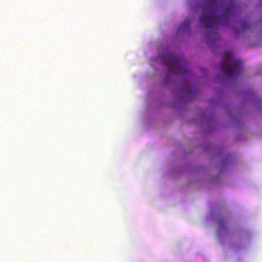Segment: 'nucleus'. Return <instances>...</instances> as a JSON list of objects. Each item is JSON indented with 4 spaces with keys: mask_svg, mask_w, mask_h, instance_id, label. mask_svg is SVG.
<instances>
[{
    "mask_svg": "<svg viewBox=\"0 0 262 262\" xmlns=\"http://www.w3.org/2000/svg\"><path fill=\"white\" fill-rule=\"evenodd\" d=\"M200 22L207 29V35L209 43L220 38L217 32L219 24L225 25L235 14L237 7L233 0L226 2L223 0H204Z\"/></svg>",
    "mask_w": 262,
    "mask_h": 262,
    "instance_id": "f257e3e1",
    "label": "nucleus"
},
{
    "mask_svg": "<svg viewBox=\"0 0 262 262\" xmlns=\"http://www.w3.org/2000/svg\"><path fill=\"white\" fill-rule=\"evenodd\" d=\"M221 69L229 77L235 78L243 71L242 61L240 59L234 58L232 53L227 51L223 53Z\"/></svg>",
    "mask_w": 262,
    "mask_h": 262,
    "instance_id": "f03ea898",
    "label": "nucleus"
},
{
    "mask_svg": "<svg viewBox=\"0 0 262 262\" xmlns=\"http://www.w3.org/2000/svg\"><path fill=\"white\" fill-rule=\"evenodd\" d=\"M164 64L171 73L187 75L190 73L187 63L173 53H168L163 56Z\"/></svg>",
    "mask_w": 262,
    "mask_h": 262,
    "instance_id": "7ed1b4c3",
    "label": "nucleus"
},
{
    "mask_svg": "<svg viewBox=\"0 0 262 262\" xmlns=\"http://www.w3.org/2000/svg\"><path fill=\"white\" fill-rule=\"evenodd\" d=\"M191 23V18H186L185 21L181 25L178 29V33H180L182 31H186L189 30L190 25Z\"/></svg>",
    "mask_w": 262,
    "mask_h": 262,
    "instance_id": "20e7f679",
    "label": "nucleus"
},
{
    "mask_svg": "<svg viewBox=\"0 0 262 262\" xmlns=\"http://www.w3.org/2000/svg\"><path fill=\"white\" fill-rule=\"evenodd\" d=\"M239 23L241 25V28H235L234 32L236 34H238L241 30H245L250 27V24L246 19L240 20Z\"/></svg>",
    "mask_w": 262,
    "mask_h": 262,
    "instance_id": "39448f33",
    "label": "nucleus"
},
{
    "mask_svg": "<svg viewBox=\"0 0 262 262\" xmlns=\"http://www.w3.org/2000/svg\"><path fill=\"white\" fill-rule=\"evenodd\" d=\"M217 223H218L219 226L221 228H225V220L224 219V218L223 217L219 216L217 217Z\"/></svg>",
    "mask_w": 262,
    "mask_h": 262,
    "instance_id": "423d86ee",
    "label": "nucleus"
}]
</instances>
